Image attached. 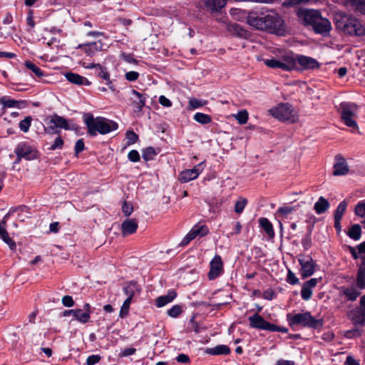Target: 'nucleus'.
<instances>
[{
	"instance_id": "nucleus-1",
	"label": "nucleus",
	"mask_w": 365,
	"mask_h": 365,
	"mask_svg": "<svg viewBox=\"0 0 365 365\" xmlns=\"http://www.w3.org/2000/svg\"><path fill=\"white\" fill-rule=\"evenodd\" d=\"M264 63L270 68H279L283 71L313 70L320 67V63L316 59L293 53H287L279 58L264 59Z\"/></svg>"
},
{
	"instance_id": "nucleus-2",
	"label": "nucleus",
	"mask_w": 365,
	"mask_h": 365,
	"mask_svg": "<svg viewBox=\"0 0 365 365\" xmlns=\"http://www.w3.org/2000/svg\"><path fill=\"white\" fill-rule=\"evenodd\" d=\"M247 22L251 26L277 35H283L285 32L284 21L277 13L271 11L264 16H258L251 13L247 17Z\"/></svg>"
},
{
	"instance_id": "nucleus-3",
	"label": "nucleus",
	"mask_w": 365,
	"mask_h": 365,
	"mask_svg": "<svg viewBox=\"0 0 365 365\" xmlns=\"http://www.w3.org/2000/svg\"><path fill=\"white\" fill-rule=\"evenodd\" d=\"M84 122L88 128V133L91 136H96L98 133L108 134L118 128V124L102 117L94 118L91 113H86Z\"/></svg>"
},
{
	"instance_id": "nucleus-4",
	"label": "nucleus",
	"mask_w": 365,
	"mask_h": 365,
	"mask_svg": "<svg viewBox=\"0 0 365 365\" xmlns=\"http://www.w3.org/2000/svg\"><path fill=\"white\" fill-rule=\"evenodd\" d=\"M336 27L349 35L361 36L365 32L360 21L348 14H339L336 17Z\"/></svg>"
},
{
	"instance_id": "nucleus-5",
	"label": "nucleus",
	"mask_w": 365,
	"mask_h": 365,
	"mask_svg": "<svg viewBox=\"0 0 365 365\" xmlns=\"http://www.w3.org/2000/svg\"><path fill=\"white\" fill-rule=\"evenodd\" d=\"M287 319L290 327L302 325L312 329H318L323 325L321 320L314 318L309 312L296 314L289 313L287 314Z\"/></svg>"
},
{
	"instance_id": "nucleus-6",
	"label": "nucleus",
	"mask_w": 365,
	"mask_h": 365,
	"mask_svg": "<svg viewBox=\"0 0 365 365\" xmlns=\"http://www.w3.org/2000/svg\"><path fill=\"white\" fill-rule=\"evenodd\" d=\"M305 19L312 26L316 33H328L331 29V24L327 19L322 18L317 11H306Z\"/></svg>"
},
{
	"instance_id": "nucleus-7",
	"label": "nucleus",
	"mask_w": 365,
	"mask_h": 365,
	"mask_svg": "<svg viewBox=\"0 0 365 365\" xmlns=\"http://www.w3.org/2000/svg\"><path fill=\"white\" fill-rule=\"evenodd\" d=\"M250 326L252 328L267 330L269 331H279L287 333L288 329L283 327H279L266 321L261 315L257 313L249 317Z\"/></svg>"
},
{
	"instance_id": "nucleus-8",
	"label": "nucleus",
	"mask_w": 365,
	"mask_h": 365,
	"mask_svg": "<svg viewBox=\"0 0 365 365\" xmlns=\"http://www.w3.org/2000/svg\"><path fill=\"white\" fill-rule=\"evenodd\" d=\"M341 118L344 123L350 128L357 130L359 128L355 118L356 117V110L358 106L354 103H341Z\"/></svg>"
},
{
	"instance_id": "nucleus-9",
	"label": "nucleus",
	"mask_w": 365,
	"mask_h": 365,
	"mask_svg": "<svg viewBox=\"0 0 365 365\" xmlns=\"http://www.w3.org/2000/svg\"><path fill=\"white\" fill-rule=\"evenodd\" d=\"M270 114L282 121L294 123L297 120L295 112L289 103H281L269 110Z\"/></svg>"
},
{
	"instance_id": "nucleus-10",
	"label": "nucleus",
	"mask_w": 365,
	"mask_h": 365,
	"mask_svg": "<svg viewBox=\"0 0 365 365\" xmlns=\"http://www.w3.org/2000/svg\"><path fill=\"white\" fill-rule=\"evenodd\" d=\"M61 128H63L65 130L69 129L67 120L57 114H54L51 116L46 130L50 133H58L59 132L58 129Z\"/></svg>"
},
{
	"instance_id": "nucleus-11",
	"label": "nucleus",
	"mask_w": 365,
	"mask_h": 365,
	"mask_svg": "<svg viewBox=\"0 0 365 365\" xmlns=\"http://www.w3.org/2000/svg\"><path fill=\"white\" fill-rule=\"evenodd\" d=\"M298 261L301 266L300 274L303 279L307 278L314 273L316 264L310 256H301Z\"/></svg>"
},
{
	"instance_id": "nucleus-12",
	"label": "nucleus",
	"mask_w": 365,
	"mask_h": 365,
	"mask_svg": "<svg viewBox=\"0 0 365 365\" xmlns=\"http://www.w3.org/2000/svg\"><path fill=\"white\" fill-rule=\"evenodd\" d=\"M204 169L203 162L196 165L192 169H186L182 170L179 176L178 180L182 183L188 182L196 179Z\"/></svg>"
},
{
	"instance_id": "nucleus-13",
	"label": "nucleus",
	"mask_w": 365,
	"mask_h": 365,
	"mask_svg": "<svg viewBox=\"0 0 365 365\" xmlns=\"http://www.w3.org/2000/svg\"><path fill=\"white\" fill-rule=\"evenodd\" d=\"M14 153L19 156V160L21 158L30 160L36 158V151L25 142L19 143Z\"/></svg>"
},
{
	"instance_id": "nucleus-14",
	"label": "nucleus",
	"mask_w": 365,
	"mask_h": 365,
	"mask_svg": "<svg viewBox=\"0 0 365 365\" xmlns=\"http://www.w3.org/2000/svg\"><path fill=\"white\" fill-rule=\"evenodd\" d=\"M223 272V262L220 255H216L210 262V271L207 274L210 280H214Z\"/></svg>"
},
{
	"instance_id": "nucleus-15",
	"label": "nucleus",
	"mask_w": 365,
	"mask_h": 365,
	"mask_svg": "<svg viewBox=\"0 0 365 365\" xmlns=\"http://www.w3.org/2000/svg\"><path fill=\"white\" fill-rule=\"evenodd\" d=\"M334 160L335 162L333 165V175L334 176L346 175L349 173V168L346 160L341 154L336 155Z\"/></svg>"
},
{
	"instance_id": "nucleus-16",
	"label": "nucleus",
	"mask_w": 365,
	"mask_h": 365,
	"mask_svg": "<svg viewBox=\"0 0 365 365\" xmlns=\"http://www.w3.org/2000/svg\"><path fill=\"white\" fill-rule=\"evenodd\" d=\"M131 96L130 98V101L134 107V111L135 113H140L145 105V102L147 100V95L144 93H140L136 90H131Z\"/></svg>"
},
{
	"instance_id": "nucleus-17",
	"label": "nucleus",
	"mask_w": 365,
	"mask_h": 365,
	"mask_svg": "<svg viewBox=\"0 0 365 365\" xmlns=\"http://www.w3.org/2000/svg\"><path fill=\"white\" fill-rule=\"evenodd\" d=\"M138 225L135 219H127L121 224V232L123 236H127L135 233Z\"/></svg>"
},
{
	"instance_id": "nucleus-18",
	"label": "nucleus",
	"mask_w": 365,
	"mask_h": 365,
	"mask_svg": "<svg viewBox=\"0 0 365 365\" xmlns=\"http://www.w3.org/2000/svg\"><path fill=\"white\" fill-rule=\"evenodd\" d=\"M227 0H205L204 5L205 9L210 12L220 11L227 4Z\"/></svg>"
},
{
	"instance_id": "nucleus-19",
	"label": "nucleus",
	"mask_w": 365,
	"mask_h": 365,
	"mask_svg": "<svg viewBox=\"0 0 365 365\" xmlns=\"http://www.w3.org/2000/svg\"><path fill=\"white\" fill-rule=\"evenodd\" d=\"M78 48H83L88 56H92L96 52L101 51L103 49V43L101 41H98L84 45H79Z\"/></svg>"
},
{
	"instance_id": "nucleus-20",
	"label": "nucleus",
	"mask_w": 365,
	"mask_h": 365,
	"mask_svg": "<svg viewBox=\"0 0 365 365\" xmlns=\"http://www.w3.org/2000/svg\"><path fill=\"white\" fill-rule=\"evenodd\" d=\"M177 297V293L174 290H170L167 294L160 296L155 299V305L157 307H163L171 302Z\"/></svg>"
},
{
	"instance_id": "nucleus-21",
	"label": "nucleus",
	"mask_w": 365,
	"mask_h": 365,
	"mask_svg": "<svg viewBox=\"0 0 365 365\" xmlns=\"http://www.w3.org/2000/svg\"><path fill=\"white\" fill-rule=\"evenodd\" d=\"M65 77L67 79V81H68L70 83H72L76 85L88 86L91 83L86 78L83 77L77 73L69 72L65 74Z\"/></svg>"
},
{
	"instance_id": "nucleus-22",
	"label": "nucleus",
	"mask_w": 365,
	"mask_h": 365,
	"mask_svg": "<svg viewBox=\"0 0 365 365\" xmlns=\"http://www.w3.org/2000/svg\"><path fill=\"white\" fill-rule=\"evenodd\" d=\"M96 75L99 78L106 81V84L108 86L111 91H114L115 90L114 85L112 83V81L110 79V74L106 68L98 65V69L96 70Z\"/></svg>"
},
{
	"instance_id": "nucleus-23",
	"label": "nucleus",
	"mask_w": 365,
	"mask_h": 365,
	"mask_svg": "<svg viewBox=\"0 0 365 365\" xmlns=\"http://www.w3.org/2000/svg\"><path fill=\"white\" fill-rule=\"evenodd\" d=\"M124 293L127 295V299L132 300L135 294H139L141 291L140 286L135 282H129L123 289Z\"/></svg>"
},
{
	"instance_id": "nucleus-24",
	"label": "nucleus",
	"mask_w": 365,
	"mask_h": 365,
	"mask_svg": "<svg viewBox=\"0 0 365 365\" xmlns=\"http://www.w3.org/2000/svg\"><path fill=\"white\" fill-rule=\"evenodd\" d=\"M351 320L355 325L363 326L365 322L364 312L356 309L352 310L349 314Z\"/></svg>"
},
{
	"instance_id": "nucleus-25",
	"label": "nucleus",
	"mask_w": 365,
	"mask_h": 365,
	"mask_svg": "<svg viewBox=\"0 0 365 365\" xmlns=\"http://www.w3.org/2000/svg\"><path fill=\"white\" fill-rule=\"evenodd\" d=\"M360 290L361 289L356 286L352 285L349 287L344 288L343 289V294L348 300L354 301L361 294Z\"/></svg>"
},
{
	"instance_id": "nucleus-26",
	"label": "nucleus",
	"mask_w": 365,
	"mask_h": 365,
	"mask_svg": "<svg viewBox=\"0 0 365 365\" xmlns=\"http://www.w3.org/2000/svg\"><path fill=\"white\" fill-rule=\"evenodd\" d=\"M259 222L267 236L270 238H273L274 237V231L270 221L266 217H261L259 219Z\"/></svg>"
},
{
	"instance_id": "nucleus-27",
	"label": "nucleus",
	"mask_w": 365,
	"mask_h": 365,
	"mask_svg": "<svg viewBox=\"0 0 365 365\" xmlns=\"http://www.w3.org/2000/svg\"><path fill=\"white\" fill-rule=\"evenodd\" d=\"M192 237L195 239L196 237H204L209 232L208 227L205 225L197 224L192 227L189 232Z\"/></svg>"
},
{
	"instance_id": "nucleus-28",
	"label": "nucleus",
	"mask_w": 365,
	"mask_h": 365,
	"mask_svg": "<svg viewBox=\"0 0 365 365\" xmlns=\"http://www.w3.org/2000/svg\"><path fill=\"white\" fill-rule=\"evenodd\" d=\"M329 207V203L324 197H320L314 204V210L319 215L324 213Z\"/></svg>"
},
{
	"instance_id": "nucleus-29",
	"label": "nucleus",
	"mask_w": 365,
	"mask_h": 365,
	"mask_svg": "<svg viewBox=\"0 0 365 365\" xmlns=\"http://www.w3.org/2000/svg\"><path fill=\"white\" fill-rule=\"evenodd\" d=\"M206 352L211 355H227L230 353V349L227 345L222 344L208 349Z\"/></svg>"
},
{
	"instance_id": "nucleus-30",
	"label": "nucleus",
	"mask_w": 365,
	"mask_h": 365,
	"mask_svg": "<svg viewBox=\"0 0 365 365\" xmlns=\"http://www.w3.org/2000/svg\"><path fill=\"white\" fill-rule=\"evenodd\" d=\"M91 316L88 312H83L81 309H75L73 319L78 322L86 324L89 322Z\"/></svg>"
},
{
	"instance_id": "nucleus-31",
	"label": "nucleus",
	"mask_w": 365,
	"mask_h": 365,
	"mask_svg": "<svg viewBox=\"0 0 365 365\" xmlns=\"http://www.w3.org/2000/svg\"><path fill=\"white\" fill-rule=\"evenodd\" d=\"M356 286L359 289H365V268L359 267L356 278Z\"/></svg>"
},
{
	"instance_id": "nucleus-32",
	"label": "nucleus",
	"mask_w": 365,
	"mask_h": 365,
	"mask_svg": "<svg viewBox=\"0 0 365 365\" xmlns=\"http://www.w3.org/2000/svg\"><path fill=\"white\" fill-rule=\"evenodd\" d=\"M347 235L351 239L354 240H359L361 235V230L360 225L358 224L353 225L349 228Z\"/></svg>"
},
{
	"instance_id": "nucleus-33",
	"label": "nucleus",
	"mask_w": 365,
	"mask_h": 365,
	"mask_svg": "<svg viewBox=\"0 0 365 365\" xmlns=\"http://www.w3.org/2000/svg\"><path fill=\"white\" fill-rule=\"evenodd\" d=\"M0 238L9 245L11 250H14L16 247V242L9 237L6 230H0Z\"/></svg>"
},
{
	"instance_id": "nucleus-34",
	"label": "nucleus",
	"mask_w": 365,
	"mask_h": 365,
	"mask_svg": "<svg viewBox=\"0 0 365 365\" xmlns=\"http://www.w3.org/2000/svg\"><path fill=\"white\" fill-rule=\"evenodd\" d=\"M26 68L30 70L36 77L41 78L44 76L43 72L35 63L30 61H26L24 63Z\"/></svg>"
},
{
	"instance_id": "nucleus-35",
	"label": "nucleus",
	"mask_w": 365,
	"mask_h": 365,
	"mask_svg": "<svg viewBox=\"0 0 365 365\" xmlns=\"http://www.w3.org/2000/svg\"><path fill=\"white\" fill-rule=\"evenodd\" d=\"M21 103H23V102L9 99L7 97L0 98V104L3 105L6 108H19V105Z\"/></svg>"
},
{
	"instance_id": "nucleus-36",
	"label": "nucleus",
	"mask_w": 365,
	"mask_h": 365,
	"mask_svg": "<svg viewBox=\"0 0 365 365\" xmlns=\"http://www.w3.org/2000/svg\"><path fill=\"white\" fill-rule=\"evenodd\" d=\"M193 118L196 122L202 125L208 124L212 121V118L210 115L202 113H196Z\"/></svg>"
},
{
	"instance_id": "nucleus-37",
	"label": "nucleus",
	"mask_w": 365,
	"mask_h": 365,
	"mask_svg": "<svg viewBox=\"0 0 365 365\" xmlns=\"http://www.w3.org/2000/svg\"><path fill=\"white\" fill-rule=\"evenodd\" d=\"M228 29L240 37H246L247 31L237 24H230Z\"/></svg>"
},
{
	"instance_id": "nucleus-38",
	"label": "nucleus",
	"mask_w": 365,
	"mask_h": 365,
	"mask_svg": "<svg viewBox=\"0 0 365 365\" xmlns=\"http://www.w3.org/2000/svg\"><path fill=\"white\" fill-rule=\"evenodd\" d=\"M348 202L346 200L341 201L334 211V218L341 219L347 207Z\"/></svg>"
},
{
	"instance_id": "nucleus-39",
	"label": "nucleus",
	"mask_w": 365,
	"mask_h": 365,
	"mask_svg": "<svg viewBox=\"0 0 365 365\" xmlns=\"http://www.w3.org/2000/svg\"><path fill=\"white\" fill-rule=\"evenodd\" d=\"M157 153L153 147H148L143 150L142 156L145 161L152 160L156 156Z\"/></svg>"
},
{
	"instance_id": "nucleus-40",
	"label": "nucleus",
	"mask_w": 365,
	"mask_h": 365,
	"mask_svg": "<svg viewBox=\"0 0 365 365\" xmlns=\"http://www.w3.org/2000/svg\"><path fill=\"white\" fill-rule=\"evenodd\" d=\"M207 101L205 100H198L195 98H190L189 99V108L194 110L202 107L207 104Z\"/></svg>"
},
{
	"instance_id": "nucleus-41",
	"label": "nucleus",
	"mask_w": 365,
	"mask_h": 365,
	"mask_svg": "<svg viewBox=\"0 0 365 365\" xmlns=\"http://www.w3.org/2000/svg\"><path fill=\"white\" fill-rule=\"evenodd\" d=\"M182 312V307L180 304H175L167 311L168 315L173 318L178 317Z\"/></svg>"
},
{
	"instance_id": "nucleus-42",
	"label": "nucleus",
	"mask_w": 365,
	"mask_h": 365,
	"mask_svg": "<svg viewBox=\"0 0 365 365\" xmlns=\"http://www.w3.org/2000/svg\"><path fill=\"white\" fill-rule=\"evenodd\" d=\"M349 2L356 11L365 14V0H349Z\"/></svg>"
},
{
	"instance_id": "nucleus-43",
	"label": "nucleus",
	"mask_w": 365,
	"mask_h": 365,
	"mask_svg": "<svg viewBox=\"0 0 365 365\" xmlns=\"http://www.w3.org/2000/svg\"><path fill=\"white\" fill-rule=\"evenodd\" d=\"M247 200L245 198L240 197L239 200L235 202V212L237 214H240L243 212Z\"/></svg>"
},
{
	"instance_id": "nucleus-44",
	"label": "nucleus",
	"mask_w": 365,
	"mask_h": 365,
	"mask_svg": "<svg viewBox=\"0 0 365 365\" xmlns=\"http://www.w3.org/2000/svg\"><path fill=\"white\" fill-rule=\"evenodd\" d=\"M32 118L31 116L26 117L24 120L19 123V128L24 133H27L31 125Z\"/></svg>"
},
{
	"instance_id": "nucleus-45",
	"label": "nucleus",
	"mask_w": 365,
	"mask_h": 365,
	"mask_svg": "<svg viewBox=\"0 0 365 365\" xmlns=\"http://www.w3.org/2000/svg\"><path fill=\"white\" fill-rule=\"evenodd\" d=\"M235 117L240 124L243 125L245 124L248 120V113L246 110H240Z\"/></svg>"
},
{
	"instance_id": "nucleus-46",
	"label": "nucleus",
	"mask_w": 365,
	"mask_h": 365,
	"mask_svg": "<svg viewBox=\"0 0 365 365\" xmlns=\"http://www.w3.org/2000/svg\"><path fill=\"white\" fill-rule=\"evenodd\" d=\"M301 296L304 300H309L312 296V289L307 287L304 284H303L301 290Z\"/></svg>"
},
{
	"instance_id": "nucleus-47",
	"label": "nucleus",
	"mask_w": 365,
	"mask_h": 365,
	"mask_svg": "<svg viewBox=\"0 0 365 365\" xmlns=\"http://www.w3.org/2000/svg\"><path fill=\"white\" fill-rule=\"evenodd\" d=\"M354 212L356 215L365 218V202H359L355 207Z\"/></svg>"
},
{
	"instance_id": "nucleus-48",
	"label": "nucleus",
	"mask_w": 365,
	"mask_h": 365,
	"mask_svg": "<svg viewBox=\"0 0 365 365\" xmlns=\"http://www.w3.org/2000/svg\"><path fill=\"white\" fill-rule=\"evenodd\" d=\"M125 135L128 140V145L134 144L138 140V135L133 130L127 131Z\"/></svg>"
},
{
	"instance_id": "nucleus-49",
	"label": "nucleus",
	"mask_w": 365,
	"mask_h": 365,
	"mask_svg": "<svg viewBox=\"0 0 365 365\" xmlns=\"http://www.w3.org/2000/svg\"><path fill=\"white\" fill-rule=\"evenodd\" d=\"M133 211V207L131 202H128L126 201H124L122 205V212L123 214L128 217L131 215V213Z\"/></svg>"
},
{
	"instance_id": "nucleus-50",
	"label": "nucleus",
	"mask_w": 365,
	"mask_h": 365,
	"mask_svg": "<svg viewBox=\"0 0 365 365\" xmlns=\"http://www.w3.org/2000/svg\"><path fill=\"white\" fill-rule=\"evenodd\" d=\"M131 301L132 300L130 299H126L124 301V302L120 308V317H123L128 314Z\"/></svg>"
},
{
	"instance_id": "nucleus-51",
	"label": "nucleus",
	"mask_w": 365,
	"mask_h": 365,
	"mask_svg": "<svg viewBox=\"0 0 365 365\" xmlns=\"http://www.w3.org/2000/svg\"><path fill=\"white\" fill-rule=\"evenodd\" d=\"M309 0H284L282 3L283 6L289 7L298 5L302 3L308 2Z\"/></svg>"
},
{
	"instance_id": "nucleus-52",
	"label": "nucleus",
	"mask_w": 365,
	"mask_h": 365,
	"mask_svg": "<svg viewBox=\"0 0 365 365\" xmlns=\"http://www.w3.org/2000/svg\"><path fill=\"white\" fill-rule=\"evenodd\" d=\"M287 282L290 284H297L299 283V279L295 276V274L290 270H288L287 276Z\"/></svg>"
},
{
	"instance_id": "nucleus-53",
	"label": "nucleus",
	"mask_w": 365,
	"mask_h": 365,
	"mask_svg": "<svg viewBox=\"0 0 365 365\" xmlns=\"http://www.w3.org/2000/svg\"><path fill=\"white\" fill-rule=\"evenodd\" d=\"M128 158L130 161L136 163L140 159V154L136 150H132L128 153Z\"/></svg>"
},
{
	"instance_id": "nucleus-54",
	"label": "nucleus",
	"mask_w": 365,
	"mask_h": 365,
	"mask_svg": "<svg viewBox=\"0 0 365 365\" xmlns=\"http://www.w3.org/2000/svg\"><path fill=\"white\" fill-rule=\"evenodd\" d=\"M101 359V357L100 355H97V354L91 355L86 359V364L87 365H95L100 361Z\"/></svg>"
},
{
	"instance_id": "nucleus-55",
	"label": "nucleus",
	"mask_w": 365,
	"mask_h": 365,
	"mask_svg": "<svg viewBox=\"0 0 365 365\" xmlns=\"http://www.w3.org/2000/svg\"><path fill=\"white\" fill-rule=\"evenodd\" d=\"M63 145V140L61 137L58 136L56 138L54 143L51 145L50 150H54L56 149H61Z\"/></svg>"
},
{
	"instance_id": "nucleus-56",
	"label": "nucleus",
	"mask_w": 365,
	"mask_h": 365,
	"mask_svg": "<svg viewBox=\"0 0 365 365\" xmlns=\"http://www.w3.org/2000/svg\"><path fill=\"white\" fill-rule=\"evenodd\" d=\"M138 77L139 73L136 71H128L125 74V79L130 82L135 81Z\"/></svg>"
},
{
	"instance_id": "nucleus-57",
	"label": "nucleus",
	"mask_w": 365,
	"mask_h": 365,
	"mask_svg": "<svg viewBox=\"0 0 365 365\" xmlns=\"http://www.w3.org/2000/svg\"><path fill=\"white\" fill-rule=\"evenodd\" d=\"M311 232L310 230L308 232V234L306 235V237L302 240V243L304 248V250H308L312 245V240H311Z\"/></svg>"
},
{
	"instance_id": "nucleus-58",
	"label": "nucleus",
	"mask_w": 365,
	"mask_h": 365,
	"mask_svg": "<svg viewBox=\"0 0 365 365\" xmlns=\"http://www.w3.org/2000/svg\"><path fill=\"white\" fill-rule=\"evenodd\" d=\"M62 304L66 307H71L74 305V301L71 296L66 295L62 298Z\"/></svg>"
},
{
	"instance_id": "nucleus-59",
	"label": "nucleus",
	"mask_w": 365,
	"mask_h": 365,
	"mask_svg": "<svg viewBox=\"0 0 365 365\" xmlns=\"http://www.w3.org/2000/svg\"><path fill=\"white\" fill-rule=\"evenodd\" d=\"M85 148L84 142L83 139H79L76 141L75 145V153L76 155L82 152Z\"/></svg>"
},
{
	"instance_id": "nucleus-60",
	"label": "nucleus",
	"mask_w": 365,
	"mask_h": 365,
	"mask_svg": "<svg viewBox=\"0 0 365 365\" xmlns=\"http://www.w3.org/2000/svg\"><path fill=\"white\" fill-rule=\"evenodd\" d=\"M322 280V278H312L309 280L305 282L304 284L311 288L312 289L314 288L319 282Z\"/></svg>"
},
{
	"instance_id": "nucleus-61",
	"label": "nucleus",
	"mask_w": 365,
	"mask_h": 365,
	"mask_svg": "<svg viewBox=\"0 0 365 365\" xmlns=\"http://www.w3.org/2000/svg\"><path fill=\"white\" fill-rule=\"evenodd\" d=\"M121 56H122L123 59L128 63H134V64L138 63V61L135 58H134L131 54H127V53H122Z\"/></svg>"
},
{
	"instance_id": "nucleus-62",
	"label": "nucleus",
	"mask_w": 365,
	"mask_h": 365,
	"mask_svg": "<svg viewBox=\"0 0 365 365\" xmlns=\"http://www.w3.org/2000/svg\"><path fill=\"white\" fill-rule=\"evenodd\" d=\"M135 351H136V349L135 348H132V347L126 348L120 354L119 356L121 357L128 356L134 354L135 353Z\"/></svg>"
},
{
	"instance_id": "nucleus-63",
	"label": "nucleus",
	"mask_w": 365,
	"mask_h": 365,
	"mask_svg": "<svg viewBox=\"0 0 365 365\" xmlns=\"http://www.w3.org/2000/svg\"><path fill=\"white\" fill-rule=\"evenodd\" d=\"M159 103L164 107H170L172 106L171 101L165 96H160Z\"/></svg>"
},
{
	"instance_id": "nucleus-64",
	"label": "nucleus",
	"mask_w": 365,
	"mask_h": 365,
	"mask_svg": "<svg viewBox=\"0 0 365 365\" xmlns=\"http://www.w3.org/2000/svg\"><path fill=\"white\" fill-rule=\"evenodd\" d=\"M11 213V211H9L6 215H5L3 219L0 221V230H6V223L9 220V217Z\"/></svg>"
}]
</instances>
